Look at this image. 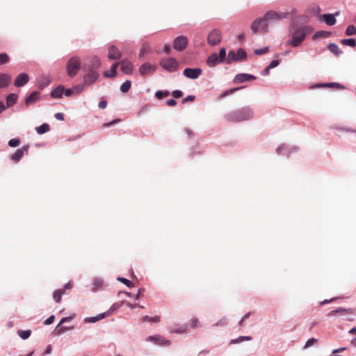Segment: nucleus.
Here are the masks:
<instances>
[{
	"instance_id": "obj_46",
	"label": "nucleus",
	"mask_w": 356,
	"mask_h": 356,
	"mask_svg": "<svg viewBox=\"0 0 356 356\" xmlns=\"http://www.w3.org/2000/svg\"><path fill=\"white\" fill-rule=\"evenodd\" d=\"M50 83V79L48 77L44 78V81H39L38 85L40 88H43Z\"/></svg>"
},
{
	"instance_id": "obj_49",
	"label": "nucleus",
	"mask_w": 356,
	"mask_h": 356,
	"mask_svg": "<svg viewBox=\"0 0 356 356\" xmlns=\"http://www.w3.org/2000/svg\"><path fill=\"white\" fill-rule=\"evenodd\" d=\"M9 58L7 54H0V65L6 63L8 61Z\"/></svg>"
},
{
	"instance_id": "obj_13",
	"label": "nucleus",
	"mask_w": 356,
	"mask_h": 356,
	"mask_svg": "<svg viewBox=\"0 0 356 356\" xmlns=\"http://www.w3.org/2000/svg\"><path fill=\"white\" fill-rule=\"evenodd\" d=\"M221 37L220 33L217 30H213L211 31L207 38L208 43L211 45H216L220 42Z\"/></svg>"
},
{
	"instance_id": "obj_33",
	"label": "nucleus",
	"mask_w": 356,
	"mask_h": 356,
	"mask_svg": "<svg viewBox=\"0 0 356 356\" xmlns=\"http://www.w3.org/2000/svg\"><path fill=\"white\" fill-rule=\"evenodd\" d=\"M329 50L335 55H339L341 51L336 44H330L328 47Z\"/></svg>"
},
{
	"instance_id": "obj_2",
	"label": "nucleus",
	"mask_w": 356,
	"mask_h": 356,
	"mask_svg": "<svg viewBox=\"0 0 356 356\" xmlns=\"http://www.w3.org/2000/svg\"><path fill=\"white\" fill-rule=\"evenodd\" d=\"M296 10L294 8H288L284 12H275V11H268L264 15L266 17V19L268 20V24L278 22L281 19H286L289 16L295 15Z\"/></svg>"
},
{
	"instance_id": "obj_17",
	"label": "nucleus",
	"mask_w": 356,
	"mask_h": 356,
	"mask_svg": "<svg viewBox=\"0 0 356 356\" xmlns=\"http://www.w3.org/2000/svg\"><path fill=\"white\" fill-rule=\"evenodd\" d=\"M29 146H23L18 149L13 154L11 155V159L15 162H18L24 156L25 152H28Z\"/></svg>"
},
{
	"instance_id": "obj_16",
	"label": "nucleus",
	"mask_w": 356,
	"mask_h": 356,
	"mask_svg": "<svg viewBox=\"0 0 356 356\" xmlns=\"http://www.w3.org/2000/svg\"><path fill=\"white\" fill-rule=\"evenodd\" d=\"M29 80V75L26 73L19 74L15 79L14 85L16 87L24 86Z\"/></svg>"
},
{
	"instance_id": "obj_64",
	"label": "nucleus",
	"mask_w": 356,
	"mask_h": 356,
	"mask_svg": "<svg viewBox=\"0 0 356 356\" xmlns=\"http://www.w3.org/2000/svg\"><path fill=\"white\" fill-rule=\"evenodd\" d=\"M145 53H146L145 49V48L141 49L140 51V53H139V57L141 58V57L144 56Z\"/></svg>"
},
{
	"instance_id": "obj_6",
	"label": "nucleus",
	"mask_w": 356,
	"mask_h": 356,
	"mask_svg": "<svg viewBox=\"0 0 356 356\" xmlns=\"http://www.w3.org/2000/svg\"><path fill=\"white\" fill-rule=\"evenodd\" d=\"M159 65L168 72H174L179 67V62L174 58H163L160 60Z\"/></svg>"
},
{
	"instance_id": "obj_11",
	"label": "nucleus",
	"mask_w": 356,
	"mask_h": 356,
	"mask_svg": "<svg viewBox=\"0 0 356 356\" xmlns=\"http://www.w3.org/2000/svg\"><path fill=\"white\" fill-rule=\"evenodd\" d=\"M256 79V76L250 74L241 73L236 74L234 79L235 83H241L246 81H254Z\"/></svg>"
},
{
	"instance_id": "obj_3",
	"label": "nucleus",
	"mask_w": 356,
	"mask_h": 356,
	"mask_svg": "<svg viewBox=\"0 0 356 356\" xmlns=\"http://www.w3.org/2000/svg\"><path fill=\"white\" fill-rule=\"evenodd\" d=\"M309 26H302L296 29L291 35V40L288 42L292 47H298L305 40V36L310 32Z\"/></svg>"
},
{
	"instance_id": "obj_54",
	"label": "nucleus",
	"mask_w": 356,
	"mask_h": 356,
	"mask_svg": "<svg viewBox=\"0 0 356 356\" xmlns=\"http://www.w3.org/2000/svg\"><path fill=\"white\" fill-rule=\"evenodd\" d=\"M172 95L175 98H179L182 96V92L181 90H175L172 92Z\"/></svg>"
},
{
	"instance_id": "obj_63",
	"label": "nucleus",
	"mask_w": 356,
	"mask_h": 356,
	"mask_svg": "<svg viewBox=\"0 0 356 356\" xmlns=\"http://www.w3.org/2000/svg\"><path fill=\"white\" fill-rule=\"evenodd\" d=\"M250 315V313H248L246 314L243 317V318L241 319V321L239 322V325H242V323L245 320L247 319Z\"/></svg>"
},
{
	"instance_id": "obj_44",
	"label": "nucleus",
	"mask_w": 356,
	"mask_h": 356,
	"mask_svg": "<svg viewBox=\"0 0 356 356\" xmlns=\"http://www.w3.org/2000/svg\"><path fill=\"white\" fill-rule=\"evenodd\" d=\"M317 339L315 338H311L307 341L305 343V345L304 346V348H308L315 344L317 342Z\"/></svg>"
},
{
	"instance_id": "obj_32",
	"label": "nucleus",
	"mask_w": 356,
	"mask_h": 356,
	"mask_svg": "<svg viewBox=\"0 0 356 356\" xmlns=\"http://www.w3.org/2000/svg\"><path fill=\"white\" fill-rule=\"evenodd\" d=\"M131 86V81L127 80L120 86V90L122 92H127L129 91Z\"/></svg>"
},
{
	"instance_id": "obj_12",
	"label": "nucleus",
	"mask_w": 356,
	"mask_h": 356,
	"mask_svg": "<svg viewBox=\"0 0 356 356\" xmlns=\"http://www.w3.org/2000/svg\"><path fill=\"white\" fill-rule=\"evenodd\" d=\"M187 43L188 41L186 37L179 36L175 40L173 47L175 49L181 51L186 48Z\"/></svg>"
},
{
	"instance_id": "obj_50",
	"label": "nucleus",
	"mask_w": 356,
	"mask_h": 356,
	"mask_svg": "<svg viewBox=\"0 0 356 356\" xmlns=\"http://www.w3.org/2000/svg\"><path fill=\"white\" fill-rule=\"evenodd\" d=\"M218 55L219 58L222 60V61L223 62L224 60L225 59V56H226L225 49V48L220 49L219 54H218Z\"/></svg>"
},
{
	"instance_id": "obj_20",
	"label": "nucleus",
	"mask_w": 356,
	"mask_h": 356,
	"mask_svg": "<svg viewBox=\"0 0 356 356\" xmlns=\"http://www.w3.org/2000/svg\"><path fill=\"white\" fill-rule=\"evenodd\" d=\"M147 340L154 341L156 344L161 346H169L170 344V341L169 340H165L159 335L150 336L148 337Z\"/></svg>"
},
{
	"instance_id": "obj_60",
	"label": "nucleus",
	"mask_w": 356,
	"mask_h": 356,
	"mask_svg": "<svg viewBox=\"0 0 356 356\" xmlns=\"http://www.w3.org/2000/svg\"><path fill=\"white\" fill-rule=\"evenodd\" d=\"M186 326H184V327L179 328V330H175L173 332H177V333H184L186 332Z\"/></svg>"
},
{
	"instance_id": "obj_53",
	"label": "nucleus",
	"mask_w": 356,
	"mask_h": 356,
	"mask_svg": "<svg viewBox=\"0 0 356 356\" xmlns=\"http://www.w3.org/2000/svg\"><path fill=\"white\" fill-rule=\"evenodd\" d=\"M279 65V62L277 60H273L270 62V63L268 65V68L272 69L275 67H277Z\"/></svg>"
},
{
	"instance_id": "obj_24",
	"label": "nucleus",
	"mask_w": 356,
	"mask_h": 356,
	"mask_svg": "<svg viewBox=\"0 0 356 356\" xmlns=\"http://www.w3.org/2000/svg\"><path fill=\"white\" fill-rule=\"evenodd\" d=\"M339 13H336L335 14H324L322 15V18L324 19L325 23L329 26H332L336 23L335 16L338 15Z\"/></svg>"
},
{
	"instance_id": "obj_59",
	"label": "nucleus",
	"mask_w": 356,
	"mask_h": 356,
	"mask_svg": "<svg viewBox=\"0 0 356 356\" xmlns=\"http://www.w3.org/2000/svg\"><path fill=\"white\" fill-rule=\"evenodd\" d=\"M194 99H195V96L189 95V96L186 97V98L183 99L182 101H183V102H185L187 101L193 102Z\"/></svg>"
},
{
	"instance_id": "obj_62",
	"label": "nucleus",
	"mask_w": 356,
	"mask_h": 356,
	"mask_svg": "<svg viewBox=\"0 0 356 356\" xmlns=\"http://www.w3.org/2000/svg\"><path fill=\"white\" fill-rule=\"evenodd\" d=\"M346 349V348H339L338 349H334L332 351V354H336V353H341V352L344 351Z\"/></svg>"
},
{
	"instance_id": "obj_23",
	"label": "nucleus",
	"mask_w": 356,
	"mask_h": 356,
	"mask_svg": "<svg viewBox=\"0 0 356 356\" xmlns=\"http://www.w3.org/2000/svg\"><path fill=\"white\" fill-rule=\"evenodd\" d=\"M220 63H222V61L217 54H212L207 59V65L209 67H214Z\"/></svg>"
},
{
	"instance_id": "obj_8",
	"label": "nucleus",
	"mask_w": 356,
	"mask_h": 356,
	"mask_svg": "<svg viewBox=\"0 0 356 356\" xmlns=\"http://www.w3.org/2000/svg\"><path fill=\"white\" fill-rule=\"evenodd\" d=\"M202 73V70L199 67H187L185 68L183 71V75L189 79H197L200 76Z\"/></svg>"
},
{
	"instance_id": "obj_36",
	"label": "nucleus",
	"mask_w": 356,
	"mask_h": 356,
	"mask_svg": "<svg viewBox=\"0 0 356 356\" xmlns=\"http://www.w3.org/2000/svg\"><path fill=\"white\" fill-rule=\"evenodd\" d=\"M170 95L168 91L158 90L155 93V96L157 99H161L163 97H168Z\"/></svg>"
},
{
	"instance_id": "obj_27",
	"label": "nucleus",
	"mask_w": 356,
	"mask_h": 356,
	"mask_svg": "<svg viewBox=\"0 0 356 356\" xmlns=\"http://www.w3.org/2000/svg\"><path fill=\"white\" fill-rule=\"evenodd\" d=\"M39 92H32L29 97H28L26 100L25 103L27 105L32 104L36 102V100L39 98Z\"/></svg>"
},
{
	"instance_id": "obj_51",
	"label": "nucleus",
	"mask_w": 356,
	"mask_h": 356,
	"mask_svg": "<svg viewBox=\"0 0 356 356\" xmlns=\"http://www.w3.org/2000/svg\"><path fill=\"white\" fill-rule=\"evenodd\" d=\"M104 317L103 315H102L100 317H91V318H86L85 321L87 323H95L97 321L102 318Z\"/></svg>"
},
{
	"instance_id": "obj_31",
	"label": "nucleus",
	"mask_w": 356,
	"mask_h": 356,
	"mask_svg": "<svg viewBox=\"0 0 356 356\" xmlns=\"http://www.w3.org/2000/svg\"><path fill=\"white\" fill-rule=\"evenodd\" d=\"M341 44L354 47L356 46V41L354 38L343 39L341 41Z\"/></svg>"
},
{
	"instance_id": "obj_56",
	"label": "nucleus",
	"mask_w": 356,
	"mask_h": 356,
	"mask_svg": "<svg viewBox=\"0 0 356 356\" xmlns=\"http://www.w3.org/2000/svg\"><path fill=\"white\" fill-rule=\"evenodd\" d=\"M54 316H51L50 317H49L45 321H44V324L45 325H50L53 322H54Z\"/></svg>"
},
{
	"instance_id": "obj_18",
	"label": "nucleus",
	"mask_w": 356,
	"mask_h": 356,
	"mask_svg": "<svg viewBox=\"0 0 356 356\" xmlns=\"http://www.w3.org/2000/svg\"><path fill=\"white\" fill-rule=\"evenodd\" d=\"M343 313H346V314H354L355 313V309H352V308L346 309V308H343V307H339L334 310H332L331 312H330L328 313L327 316L330 317H332V316H334L337 314H342Z\"/></svg>"
},
{
	"instance_id": "obj_41",
	"label": "nucleus",
	"mask_w": 356,
	"mask_h": 356,
	"mask_svg": "<svg viewBox=\"0 0 356 356\" xmlns=\"http://www.w3.org/2000/svg\"><path fill=\"white\" fill-rule=\"evenodd\" d=\"M245 340L250 341V340H251V337H239L237 339H232L231 341V343H240V342L243 341Z\"/></svg>"
},
{
	"instance_id": "obj_34",
	"label": "nucleus",
	"mask_w": 356,
	"mask_h": 356,
	"mask_svg": "<svg viewBox=\"0 0 356 356\" xmlns=\"http://www.w3.org/2000/svg\"><path fill=\"white\" fill-rule=\"evenodd\" d=\"M160 321V317L159 316H156L154 317H149L148 316H145L143 317L142 322L149 321V322H154V323H158Z\"/></svg>"
},
{
	"instance_id": "obj_14",
	"label": "nucleus",
	"mask_w": 356,
	"mask_h": 356,
	"mask_svg": "<svg viewBox=\"0 0 356 356\" xmlns=\"http://www.w3.org/2000/svg\"><path fill=\"white\" fill-rule=\"evenodd\" d=\"M120 65V70L122 73L125 74H130L133 72L134 66L133 64L128 60H123L119 62Z\"/></svg>"
},
{
	"instance_id": "obj_35",
	"label": "nucleus",
	"mask_w": 356,
	"mask_h": 356,
	"mask_svg": "<svg viewBox=\"0 0 356 356\" xmlns=\"http://www.w3.org/2000/svg\"><path fill=\"white\" fill-rule=\"evenodd\" d=\"M31 334V331L30 330L18 331L19 336L23 339H28L30 337Z\"/></svg>"
},
{
	"instance_id": "obj_28",
	"label": "nucleus",
	"mask_w": 356,
	"mask_h": 356,
	"mask_svg": "<svg viewBox=\"0 0 356 356\" xmlns=\"http://www.w3.org/2000/svg\"><path fill=\"white\" fill-rule=\"evenodd\" d=\"M102 285H103L102 280H101L99 279H95L92 283V291L93 292L97 291V290H99V289L102 288Z\"/></svg>"
},
{
	"instance_id": "obj_10",
	"label": "nucleus",
	"mask_w": 356,
	"mask_h": 356,
	"mask_svg": "<svg viewBox=\"0 0 356 356\" xmlns=\"http://www.w3.org/2000/svg\"><path fill=\"white\" fill-rule=\"evenodd\" d=\"M250 118L249 113H230L227 118L234 122H241Z\"/></svg>"
},
{
	"instance_id": "obj_9",
	"label": "nucleus",
	"mask_w": 356,
	"mask_h": 356,
	"mask_svg": "<svg viewBox=\"0 0 356 356\" xmlns=\"http://www.w3.org/2000/svg\"><path fill=\"white\" fill-rule=\"evenodd\" d=\"M156 67L149 63H145L139 67V73L145 76L153 74L156 71Z\"/></svg>"
},
{
	"instance_id": "obj_39",
	"label": "nucleus",
	"mask_w": 356,
	"mask_h": 356,
	"mask_svg": "<svg viewBox=\"0 0 356 356\" xmlns=\"http://www.w3.org/2000/svg\"><path fill=\"white\" fill-rule=\"evenodd\" d=\"M337 86V87H339L340 85L339 83H321V84H317V85H315V86H312L311 88H319V87H332V86Z\"/></svg>"
},
{
	"instance_id": "obj_1",
	"label": "nucleus",
	"mask_w": 356,
	"mask_h": 356,
	"mask_svg": "<svg viewBox=\"0 0 356 356\" xmlns=\"http://www.w3.org/2000/svg\"><path fill=\"white\" fill-rule=\"evenodd\" d=\"M84 89L83 85H77L72 88H65L63 86H58L51 91V97L55 99L61 98L63 96L71 97L81 93Z\"/></svg>"
},
{
	"instance_id": "obj_4",
	"label": "nucleus",
	"mask_w": 356,
	"mask_h": 356,
	"mask_svg": "<svg viewBox=\"0 0 356 356\" xmlns=\"http://www.w3.org/2000/svg\"><path fill=\"white\" fill-rule=\"evenodd\" d=\"M81 69V60L77 56H73L66 64L67 74L70 77L75 76Z\"/></svg>"
},
{
	"instance_id": "obj_5",
	"label": "nucleus",
	"mask_w": 356,
	"mask_h": 356,
	"mask_svg": "<svg viewBox=\"0 0 356 356\" xmlns=\"http://www.w3.org/2000/svg\"><path fill=\"white\" fill-rule=\"evenodd\" d=\"M269 24L268 20L266 19L265 15L263 18H259L254 20L251 24V30L253 33H267L268 31Z\"/></svg>"
},
{
	"instance_id": "obj_45",
	"label": "nucleus",
	"mask_w": 356,
	"mask_h": 356,
	"mask_svg": "<svg viewBox=\"0 0 356 356\" xmlns=\"http://www.w3.org/2000/svg\"><path fill=\"white\" fill-rule=\"evenodd\" d=\"M268 51V47H265L264 48H261V49H257L254 50V54L256 55H261V54H264L266 53H267Z\"/></svg>"
},
{
	"instance_id": "obj_30",
	"label": "nucleus",
	"mask_w": 356,
	"mask_h": 356,
	"mask_svg": "<svg viewBox=\"0 0 356 356\" xmlns=\"http://www.w3.org/2000/svg\"><path fill=\"white\" fill-rule=\"evenodd\" d=\"M65 293V291L64 290H62V289H58V290H56L54 293V300L56 302H60V300H61V298H62V296Z\"/></svg>"
},
{
	"instance_id": "obj_38",
	"label": "nucleus",
	"mask_w": 356,
	"mask_h": 356,
	"mask_svg": "<svg viewBox=\"0 0 356 356\" xmlns=\"http://www.w3.org/2000/svg\"><path fill=\"white\" fill-rule=\"evenodd\" d=\"M346 33L347 35H356V28L353 25H349L347 29Z\"/></svg>"
},
{
	"instance_id": "obj_55",
	"label": "nucleus",
	"mask_w": 356,
	"mask_h": 356,
	"mask_svg": "<svg viewBox=\"0 0 356 356\" xmlns=\"http://www.w3.org/2000/svg\"><path fill=\"white\" fill-rule=\"evenodd\" d=\"M120 121V119H116V120H114L111 121L109 123H104L103 127H109L111 125L115 124V123H117V122H118Z\"/></svg>"
},
{
	"instance_id": "obj_61",
	"label": "nucleus",
	"mask_w": 356,
	"mask_h": 356,
	"mask_svg": "<svg viewBox=\"0 0 356 356\" xmlns=\"http://www.w3.org/2000/svg\"><path fill=\"white\" fill-rule=\"evenodd\" d=\"M166 104L168 106H175L176 104V102L173 99H171L168 100Z\"/></svg>"
},
{
	"instance_id": "obj_52",
	"label": "nucleus",
	"mask_w": 356,
	"mask_h": 356,
	"mask_svg": "<svg viewBox=\"0 0 356 356\" xmlns=\"http://www.w3.org/2000/svg\"><path fill=\"white\" fill-rule=\"evenodd\" d=\"M107 105V102L105 100H101L99 102L98 107L99 109H105Z\"/></svg>"
},
{
	"instance_id": "obj_43",
	"label": "nucleus",
	"mask_w": 356,
	"mask_h": 356,
	"mask_svg": "<svg viewBox=\"0 0 356 356\" xmlns=\"http://www.w3.org/2000/svg\"><path fill=\"white\" fill-rule=\"evenodd\" d=\"M19 143H20V140L19 138H13L8 141V145L12 147L18 146L19 145Z\"/></svg>"
},
{
	"instance_id": "obj_7",
	"label": "nucleus",
	"mask_w": 356,
	"mask_h": 356,
	"mask_svg": "<svg viewBox=\"0 0 356 356\" xmlns=\"http://www.w3.org/2000/svg\"><path fill=\"white\" fill-rule=\"evenodd\" d=\"M246 52L239 49L236 51H231L228 53L226 61L227 63H232L233 62L242 61L246 59Z\"/></svg>"
},
{
	"instance_id": "obj_21",
	"label": "nucleus",
	"mask_w": 356,
	"mask_h": 356,
	"mask_svg": "<svg viewBox=\"0 0 356 356\" xmlns=\"http://www.w3.org/2000/svg\"><path fill=\"white\" fill-rule=\"evenodd\" d=\"M120 51L114 46H111L108 49V58L111 60H117L121 58Z\"/></svg>"
},
{
	"instance_id": "obj_37",
	"label": "nucleus",
	"mask_w": 356,
	"mask_h": 356,
	"mask_svg": "<svg viewBox=\"0 0 356 356\" xmlns=\"http://www.w3.org/2000/svg\"><path fill=\"white\" fill-rule=\"evenodd\" d=\"M238 89H239V88H235L227 90L220 95L219 99H222V98L225 97L226 96L232 94L234 92L238 90Z\"/></svg>"
},
{
	"instance_id": "obj_48",
	"label": "nucleus",
	"mask_w": 356,
	"mask_h": 356,
	"mask_svg": "<svg viewBox=\"0 0 356 356\" xmlns=\"http://www.w3.org/2000/svg\"><path fill=\"white\" fill-rule=\"evenodd\" d=\"M190 325L192 328H195L199 325V320L197 318H193L190 321Z\"/></svg>"
},
{
	"instance_id": "obj_29",
	"label": "nucleus",
	"mask_w": 356,
	"mask_h": 356,
	"mask_svg": "<svg viewBox=\"0 0 356 356\" xmlns=\"http://www.w3.org/2000/svg\"><path fill=\"white\" fill-rule=\"evenodd\" d=\"M35 129L38 134H43L49 130V126L44 123L36 127Z\"/></svg>"
},
{
	"instance_id": "obj_40",
	"label": "nucleus",
	"mask_w": 356,
	"mask_h": 356,
	"mask_svg": "<svg viewBox=\"0 0 356 356\" xmlns=\"http://www.w3.org/2000/svg\"><path fill=\"white\" fill-rule=\"evenodd\" d=\"M227 319L226 317H223L221 319H220L217 323L213 324V325L218 326V327H224V326L227 325Z\"/></svg>"
},
{
	"instance_id": "obj_15",
	"label": "nucleus",
	"mask_w": 356,
	"mask_h": 356,
	"mask_svg": "<svg viewBox=\"0 0 356 356\" xmlns=\"http://www.w3.org/2000/svg\"><path fill=\"white\" fill-rule=\"evenodd\" d=\"M99 78V74L93 70H90L88 74L84 76V83L87 85L94 83Z\"/></svg>"
},
{
	"instance_id": "obj_19",
	"label": "nucleus",
	"mask_w": 356,
	"mask_h": 356,
	"mask_svg": "<svg viewBox=\"0 0 356 356\" xmlns=\"http://www.w3.org/2000/svg\"><path fill=\"white\" fill-rule=\"evenodd\" d=\"M17 99V95L15 94H11L8 95L6 99V106L0 102V110H5L9 108L16 102Z\"/></svg>"
},
{
	"instance_id": "obj_58",
	"label": "nucleus",
	"mask_w": 356,
	"mask_h": 356,
	"mask_svg": "<svg viewBox=\"0 0 356 356\" xmlns=\"http://www.w3.org/2000/svg\"><path fill=\"white\" fill-rule=\"evenodd\" d=\"M335 300H337V298H331L330 300H325L321 302L320 305H325L327 303L332 302L334 301Z\"/></svg>"
},
{
	"instance_id": "obj_47",
	"label": "nucleus",
	"mask_w": 356,
	"mask_h": 356,
	"mask_svg": "<svg viewBox=\"0 0 356 356\" xmlns=\"http://www.w3.org/2000/svg\"><path fill=\"white\" fill-rule=\"evenodd\" d=\"M118 280L122 283L126 284L129 287H131L133 286L131 282L126 278L118 277Z\"/></svg>"
},
{
	"instance_id": "obj_22",
	"label": "nucleus",
	"mask_w": 356,
	"mask_h": 356,
	"mask_svg": "<svg viewBox=\"0 0 356 356\" xmlns=\"http://www.w3.org/2000/svg\"><path fill=\"white\" fill-rule=\"evenodd\" d=\"M72 318H73V317H72V316L63 318L60 320L59 324L56 326V329L54 330V332L57 334H60L63 332H65V331H66L67 330L72 329L71 327L70 328H67V327H64V326L60 327V325H62L63 323H64L65 322L70 321Z\"/></svg>"
},
{
	"instance_id": "obj_57",
	"label": "nucleus",
	"mask_w": 356,
	"mask_h": 356,
	"mask_svg": "<svg viewBox=\"0 0 356 356\" xmlns=\"http://www.w3.org/2000/svg\"><path fill=\"white\" fill-rule=\"evenodd\" d=\"M55 118L58 120H63L64 115L63 113H56L55 115Z\"/></svg>"
},
{
	"instance_id": "obj_42",
	"label": "nucleus",
	"mask_w": 356,
	"mask_h": 356,
	"mask_svg": "<svg viewBox=\"0 0 356 356\" xmlns=\"http://www.w3.org/2000/svg\"><path fill=\"white\" fill-rule=\"evenodd\" d=\"M101 65V61L100 60L95 56L92 58V63H91V67H99Z\"/></svg>"
},
{
	"instance_id": "obj_25",
	"label": "nucleus",
	"mask_w": 356,
	"mask_h": 356,
	"mask_svg": "<svg viewBox=\"0 0 356 356\" xmlns=\"http://www.w3.org/2000/svg\"><path fill=\"white\" fill-rule=\"evenodd\" d=\"M11 81V76L7 74H0V88L7 87Z\"/></svg>"
},
{
	"instance_id": "obj_26",
	"label": "nucleus",
	"mask_w": 356,
	"mask_h": 356,
	"mask_svg": "<svg viewBox=\"0 0 356 356\" xmlns=\"http://www.w3.org/2000/svg\"><path fill=\"white\" fill-rule=\"evenodd\" d=\"M119 65H120L119 62L115 63L114 64H113L110 71L104 72V76L111 77V78L115 77L117 74L116 69L119 66Z\"/></svg>"
}]
</instances>
